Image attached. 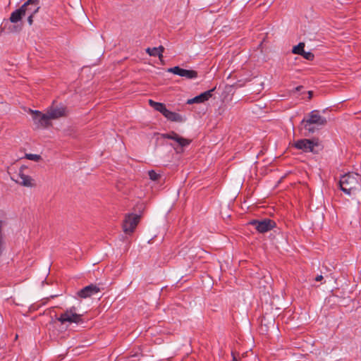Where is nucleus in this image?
<instances>
[{
	"label": "nucleus",
	"instance_id": "4468645a",
	"mask_svg": "<svg viewBox=\"0 0 361 361\" xmlns=\"http://www.w3.org/2000/svg\"><path fill=\"white\" fill-rule=\"evenodd\" d=\"M23 6H26L23 9L25 11V16L29 14L35 15L38 12L39 8V0H27Z\"/></svg>",
	"mask_w": 361,
	"mask_h": 361
},
{
	"label": "nucleus",
	"instance_id": "cd10ccee",
	"mask_svg": "<svg viewBox=\"0 0 361 361\" xmlns=\"http://www.w3.org/2000/svg\"><path fill=\"white\" fill-rule=\"evenodd\" d=\"M302 88V86H298L295 87V91H300Z\"/></svg>",
	"mask_w": 361,
	"mask_h": 361
},
{
	"label": "nucleus",
	"instance_id": "20e7f679",
	"mask_svg": "<svg viewBox=\"0 0 361 361\" xmlns=\"http://www.w3.org/2000/svg\"><path fill=\"white\" fill-rule=\"evenodd\" d=\"M28 112L32 115L34 124L37 128H45L51 125L49 115L37 110L29 109Z\"/></svg>",
	"mask_w": 361,
	"mask_h": 361
},
{
	"label": "nucleus",
	"instance_id": "bb28decb",
	"mask_svg": "<svg viewBox=\"0 0 361 361\" xmlns=\"http://www.w3.org/2000/svg\"><path fill=\"white\" fill-rule=\"evenodd\" d=\"M322 279H323V276H322V275H319V276H317L315 278V281H322Z\"/></svg>",
	"mask_w": 361,
	"mask_h": 361
},
{
	"label": "nucleus",
	"instance_id": "6ab92c4d",
	"mask_svg": "<svg viewBox=\"0 0 361 361\" xmlns=\"http://www.w3.org/2000/svg\"><path fill=\"white\" fill-rule=\"evenodd\" d=\"M149 104L152 108H154L156 111L160 112L163 116L167 109L164 104L157 102L152 99L149 100Z\"/></svg>",
	"mask_w": 361,
	"mask_h": 361
},
{
	"label": "nucleus",
	"instance_id": "5701e85b",
	"mask_svg": "<svg viewBox=\"0 0 361 361\" xmlns=\"http://www.w3.org/2000/svg\"><path fill=\"white\" fill-rule=\"evenodd\" d=\"M148 175L149 178L154 181L157 180L160 178V175L154 170L149 171Z\"/></svg>",
	"mask_w": 361,
	"mask_h": 361
},
{
	"label": "nucleus",
	"instance_id": "39448f33",
	"mask_svg": "<svg viewBox=\"0 0 361 361\" xmlns=\"http://www.w3.org/2000/svg\"><path fill=\"white\" fill-rule=\"evenodd\" d=\"M141 216L133 213L126 215L123 222V230L126 234H131L137 226Z\"/></svg>",
	"mask_w": 361,
	"mask_h": 361
},
{
	"label": "nucleus",
	"instance_id": "2eb2a0df",
	"mask_svg": "<svg viewBox=\"0 0 361 361\" xmlns=\"http://www.w3.org/2000/svg\"><path fill=\"white\" fill-rule=\"evenodd\" d=\"M25 7V6H22L20 8L12 12L10 16V21L13 23H16L20 20L21 18L25 16V11L23 9Z\"/></svg>",
	"mask_w": 361,
	"mask_h": 361
},
{
	"label": "nucleus",
	"instance_id": "0eeeda50",
	"mask_svg": "<svg viewBox=\"0 0 361 361\" xmlns=\"http://www.w3.org/2000/svg\"><path fill=\"white\" fill-rule=\"evenodd\" d=\"M47 113L51 121L66 116L67 115V109L63 104H60L57 105L54 102L52 105L47 109Z\"/></svg>",
	"mask_w": 361,
	"mask_h": 361
},
{
	"label": "nucleus",
	"instance_id": "a211bd4d",
	"mask_svg": "<svg viewBox=\"0 0 361 361\" xmlns=\"http://www.w3.org/2000/svg\"><path fill=\"white\" fill-rule=\"evenodd\" d=\"M164 47L159 46V47L147 48L146 52L152 56H158L160 59L163 57Z\"/></svg>",
	"mask_w": 361,
	"mask_h": 361
},
{
	"label": "nucleus",
	"instance_id": "b1692460",
	"mask_svg": "<svg viewBox=\"0 0 361 361\" xmlns=\"http://www.w3.org/2000/svg\"><path fill=\"white\" fill-rule=\"evenodd\" d=\"M3 222L0 220V255L2 253L3 249H4V241H3V236H2V231H3Z\"/></svg>",
	"mask_w": 361,
	"mask_h": 361
},
{
	"label": "nucleus",
	"instance_id": "4be33fe9",
	"mask_svg": "<svg viewBox=\"0 0 361 361\" xmlns=\"http://www.w3.org/2000/svg\"><path fill=\"white\" fill-rule=\"evenodd\" d=\"M25 157L29 160L35 161H39L42 159V157L39 154H25Z\"/></svg>",
	"mask_w": 361,
	"mask_h": 361
},
{
	"label": "nucleus",
	"instance_id": "7ed1b4c3",
	"mask_svg": "<svg viewBox=\"0 0 361 361\" xmlns=\"http://www.w3.org/2000/svg\"><path fill=\"white\" fill-rule=\"evenodd\" d=\"M161 137L173 140L175 143L171 144V145L178 153L183 152V149L180 150L178 147L183 148L189 145L191 142V140L184 138L174 131H171L168 133H163L161 134Z\"/></svg>",
	"mask_w": 361,
	"mask_h": 361
},
{
	"label": "nucleus",
	"instance_id": "a878e982",
	"mask_svg": "<svg viewBox=\"0 0 361 361\" xmlns=\"http://www.w3.org/2000/svg\"><path fill=\"white\" fill-rule=\"evenodd\" d=\"M28 17H27V22L28 23L31 25L33 23V16L34 15H31V14H29V15H27Z\"/></svg>",
	"mask_w": 361,
	"mask_h": 361
},
{
	"label": "nucleus",
	"instance_id": "412c9836",
	"mask_svg": "<svg viewBox=\"0 0 361 361\" xmlns=\"http://www.w3.org/2000/svg\"><path fill=\"white\" fill-rule=\"evenodd\" d=\"M305 43L300 42L297 46L293 47L292 52L295 54L301 55L304 52Z\"/></svg>",
	"mask_w": 361,
	"mask_h": 361
},
{
	"label": "nucleus",
	"instance_id": "393cba45",
	"mask_svg": "<svg viewBox=\"0 0 361 361\" xmlns=\"http://www.w3.org/2000/svg\"><path fill=\"white\" fill-rule=\"evenodd\" d=\"M301 56H302L305 59L308 61H312L314 58V55L310 51H304Z\"/></svg>",
	"mask_w": 361,
	"mask_h": 361
},
{
	"label": "nucleus",
	"instance_id": "9d476101",
	"mask_svg": "<svg viewBox=\"0 0 361 361\" xmlns=\"http://www.w3.org/2000/svg\"><path fill=\"white\" fill-rule=\"evenodd\" d=\"M169 73H172L175 75L185 78L187 79H194L197 77V72L193 70H186L179 66H174L170 68L167 71Z\"/></svg>",
	"mask_w": 361,
	"mask_h": 361
},
{
	"label": "nucleus",
	"instance_id": "c756f323",
	"mask_svg": "<svg viewBox=\"0 0 361 361\" xmlns=\"http://www.w3.org/2000/svg\"><path fill=\"white\" fill-rule=\"evenodd\" d=\"M232 361H238L237 358L234 355H233V360Z\"/></svg>",
	"mask_w": 361,
	"mask_h": 361
},
{
	"label": "nucleus",
	"instance_id": "6e6552de",
	"mask_svg": "<svg viewBox=\"0 0 361 361\" xmlns=\"http://www.w3.org/2000/svg\"><path fill=\"white\" fill-rule=\"evenodd\" d=\"M24 169L25 167L21 166L19 173L13 175L11 179L23 186L33 187L35 185L34 180L30 176L23 173Z\"/></svg>",
	"mask_w": 361,
	"mask_h": 361
},
{
	"label": "nucleus",
	"instance_id": "f8f14e48",
	"mask_svg": "<svg viewBox=\"0 0 361 361\" xmlns=\"http://www.w3.org/2000/svg\"><path fill=\"white\" fill-rule=\"evenodd\" d=\"M309 123H313L318 126L326 125L327 121L326 118L321 116L317 110H314L310 113L309 118L306 119Z\"/></svg>",
	"mask_w": 361,
	"mask_h": 361
},
{
	"label": "nucleus",
	"instance_id": "9b49d317",
	"mask_svg": "<svg viewBox=\"0 0 361 361\" xmlns=\"http://www.w3.org/2000/svg\"><path fill=\"white\" fill-rule=\"evenodd\" d=\"M100 289L97 285L90 284L79 290L78 295L81 298H87L98 293Z\"/></svg>",
	"mask_w": 361,
	"mask_h": 361
},
{
	"label": "nucleus",
	"instance_id": "f03ea898",
	"mask_svg": "<svg viewBox=\"0 0 361 361\" xmlns=\"http://www.w3.org/2000/svg\"><path fill=\"white\" fill-rule=\"evenodd\" d=\"M56 319L61 324H65L66 322L80 324L82 322V314H78L77 312V308L72 306L66 309V311L60 315V317L56 318Z\"/></svg>",
	"mask_w": 361,
	"mask_h": 361
},
{
	"label": "nucleus",
	"instance_id": "aec40b11",
	"mask_svg": "<svg viewBox=\"0 0 361 361\" xmlns=\"http://www.w3.org/2000/svg\"><path fill=\"white\" fill-rule=\"evenodd\" d=\"M301 125L305 131H308L309 133H314L315 131V128L312 126L313 123H309L306 118H303Z\"/></svg>",
	"mask_w": 361,
	"mask_h": 361
},
{
	"label": "nucleus",
	"instance_id": "c85d7f7f",
	"mask_svg": "<svg viewBox=\"0 0 361 361\" xmlns=\"http://www.w3.org/2000/svg\"><path fill=\"white\" fill-rule=\"evenodd\" d=\"M308 94H309V99H311L312 97V91H309L308 92Z\"/></svg>",
	"mask_w": 361,
	"mask_h": 361
},
{
	"label": "nucleus",
	"instance_id": "ddd939ff",
	"mask_svg": "<svg viewBox=\"0 0 361 361\" xmlns=\"http://www.w3.org/2000/svg\"><path fill=\"white\" fill-rule=\"evenodd\" d=\"M214 90H215V87L212 88L209 90H207L206 92H204L201 93L200 94L195 97L194 98L188 99L187 103L189 104H194V103H203V102L209 100V99L212 97V93L214 91Z\"/></svg>",
	"mask_w": 361,
	"mask_h": 361
},
{
	"label": "nucleus",
	"instance_id": "423d86ee",
	"mask_svg": "<svg viewBox=\"0 0 361 361\" xmlns=\"http://www.w3.org/2000/svg\"><path fill=\"white\" fill-rule=\"evenodd\" d=\"M249 224L254 226L255 229L260 233H264L271 231L276 225V222L270 219L252 220Z\"/></svg>",
	"mask_w": 361,
	"mask_h": 361
},
{
	"label": "nucleus",
	"instance_id": "1a4fd4ad",
	"mask_svg": "<svg viewBox=\"0 0 361 361\" xmlns=\"http://www.w3.org/2000/svg\"><path fill=\"white\" fill-rule=\"evenodd\" d=\"M293 146L304 152H314V147L318 146V143L311 140L301 139L295 142Z\"/></svg>",
	"mask_w": 361,
	"mask_h": 361
},
{
	"label": "nucleus",
	"instance_id": "f3484780",
	"mask_svg": "<svg viewBox=\"0 0 361 361\" xmlns=\"http://www.w3.org/2000/svg\"><path fill=\"white\" fill-rule=\"evenodd\" d=\"M164 116L168 120L173 122H183V118L179 114L176 112H173L166 109V112L164 114Z\"/></svg>",
	"mask_w": 361,
	"mask_h": 361
},
{
	"label": "nucleus",
	"instance_id": "f257e3e1",
	"mask_svg": "<svg viewBox=\"0 0 361 361\" xmlns=\"http://www.w3.org/2000/svg\"><path fill=\"white\" fill-rule=\"evenodd\" d=\"M341 190L349 196H355L361 191V176L356 173L343 175L339 180Z\"/></svg>",
	"mask_w": 361,
	"mask_h": 361
},
{
	"label": "nucleus",
	"instance_id": "dca6fc26",
	"mask_svg": "<svg viewBox=\"0 0 361 361\" xmlns=\"http://www.w3.org/2000/svg\"><path fill=\"white\" fill-rule=\"evenodd\" d=\"M164 116L168 120L173 122H183V118L179 114L176 112H173L166 109V112L164 114Z\"/></svg>",
	"mask_w": 361,
	"mask_h": 361
}]
</instances>
